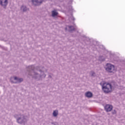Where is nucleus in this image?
I'll list each match as a JSON object with an SVG mask.
<instances>
[{
  "instance_id": "f257e3e1",
  "label": "nucleus",
  "mask_w": 125,
  "mask_h": 125,
  "mask_svg": "<svg viewBox=\"0 0 125 125\" xmlns=\"http://www.w3.org/2000/svg\"><path fill=\"white\" fill-rule=\"evenodd\" d=\"M28 74L37 81H41L46 77L44 74V70L41 69V67L38 66L35 68V65H30L27 67Z\"/></svg>"
},
{
  "instance_id": "f03ea898",
  "label": "nucleus",
  "mask_w": 125,
  "mask_h": 125,
  "mask_svg": "<svg viewBox=\"0 0 125 125\" xmlns=\"http://www.w3.org/2000/svg\"><path fill=\"white\" fill-rule=\"evenodd\" d=\"M17 123L20 124V125H24L25 123L28 121L26 117H25L23 114H18L15 115Z\"/></svg>"
},
{
  "instance_id": "7ed1b4c3",
  "label": "nucleus",
  "mask_w": 125,
  "mask_h": 125,
  "mask_svg": "<svg viewBox=\"0 0 125 125\" xmlns=\"http://www.w3.org/2000/svg\"><path fill=\"white\" fill-rule=\"evenodd\" d=\"M102 89L105 93H109L112 91V85L109 83H104L102 85Z\"/></svg>"
},
{
  "instance_id": "20e7f679",
  "label": "nucleus",
  "mask_w": 125,
  "mask_h": 125,
  "mask_svg": "<svg viewBox=\"0 0 125 125\" xmlns=\"http://www.w3.org/2000/svg\"><path fill=\"white\" fill-rule=\"evenodd\" d=\"M104 68L105 71L108 73H115V72H116V67H115V65L111 63H107Z\"/></svg>"
},
{
  "instance_id": "39448f33",
  "label": "nucleus",
  "mask_w": 125,
  "mask_h": 125,
  "mask_svg": "<svg viewBox=\"0 0 125 125\" xmlns=\"http://www.w3.org/2000/svg\"><path fill=\"white\" fill-rule=\"evenodd\" d=\"M13 78L11 79L10 81L11 83H21V82H23V79L17 77L14 78V81H13Z\"/></svg>"
},
{
  "instance_id": "423d86ee",
  "label": "nucleus",
  "mask_w": 125,
  "mask_h": 125,
  "mask_svg": "<svg viewBox=\"0 0 125 125\" xmlns=\"http://www.w3.org/2000/svg\"><path fill=\"white\" fill-rule=\"evenodd\" d=\"M0 4L3 7L5 8L8 4V0H0Z\"/></svg>"
},
{
  "instance_id": "0eeeda50",
  "label": "nucleus",
  "mask_w": 125,
  "mask_h": 125,
  "mask_svg": "<svg viewBox=\"0 0 125 125\" xmlns=\"http://www.w3.org/2000/svg\"><path fill=\"white\" fill-rule=\"evenodd\" d=\"M104 109L106 112H111L113 110V106L110 104H106L104 106Z\"/></svg>"
},
{
  "instance_id": "6e6552de",
  "label": "nucleus",
  "mask_w": 125,
  "mask_h": 125,
  "mask_svg": "<svg viewBox=\"0 0 125 125\" xmlns=\"http://www.w3.org/2000/svg\"><path fill=\"white\" fill-rule=\"evenodd\" d=\"M33 4L34 5H38L42 3L43 1V0H31Z\"/></svg>"
},
{
  "instance_id": "1a4fd4ad",
  "label": "nucleus",
  "mask_w": 125,
  "mask_h": 125,
  "mask_svg": "<svg viewBox=\"0 0 125 125\" xmlns=\"http://www.w3.org/2000/svg\"><path fill=\"white\" fill-rule=\"evenodd\" d=\"M21 10L23 12H26V11H29V8H28L26 6L23 5L21 7Z\"/></svg>"
},
{
  "instance_id": "9d476101",
  "label": "nucleus",
  "mask_w": 125,
  "mask_h": 125,
  "mask_svg": "<svg viewBox=\"0 0 125 125\" xmlns=\"http://www.w3.org/2000/svg\"><path fill=\"white\" fill-rule=\"evenodd\" d=\"M67 28H68V31H69V32H72V31H74V30H75V28L73 26H69V25H68L65 28V30H67Z\"/></svg>"
},
{
  "instance_id": "9b49d317",
  "label": "nucleus",
  "mask_w": 125,
  "mask_h": 125,
  "mask_svg": "<svg viewBox=\"0 0 125 125\" xmlns=\"http://www.w3.org/2000/svg\"><path fill=\"white\" fill-rule=\"evenodd\" d=\"M85 95L86 97H87L88 98H90L92 97V93L91 92H87L85 94Z\"/></svg>"
},
{
  "instance_id": "f8f14e48",
  "label": "nucleus",
  "mask_w": 125,
  "mask_h": 125,
  "mask_svg": "<svg viewBox=\"0 0 125 125\" xmlns=\"http://www.w3.org/2000/svg\"><path fill=\"white\" fill-rule=\"evenodd\" d=\"M57 116H58V110H54L53 112V116L56 117H57Z\"/></svg>"
},
{
  "instance_id": "ddd939ff",
  "label": "nucleus",
  "mask_w": 125,
  "mask_h": 125,
  "mask_svg": "<svg viewBox=\"0 0 125 125\" xmlns=\"http://www.w3.org/2000/svg\"><path fill=\"white\" fill-rule=\"evenodd\" d=\"M57 15H58V13L56 11H53L52 12V16H53V17H55V16H57Z\"/></svg>"
},
{
  "instance_id": "4468645a",
  "label": "nucleus",
  "mask_w": 125,
  "mask_h": 125,
  "mask_svg": "<svg viewBox=\"0 0 125 125\" xmlns=\"http://www.w3.org/2000/svg\"><path fill=\"white\" fill-rule=\"evenodd\" d=\"M90 75H91V76H92V77H93V76H94V75H95V73H94V72H93V71H91L90 72Z\"/></svg>"
},
{
  "instance_id": "2eb2a0df",
  "label": "nucleus",
  "mask_w": 125,
  "mask_h": 125,
  "mask_svg": "<svg viewBox=\"0 0 125 125\" xmlns=\"http://www.w3.org/2000/svg\"><path fill=\"white\" fill-rule=\"evenodd\" d=\"M102 57H103L102 56L100 57V60H101V61H104V60H105V59H101L102 58Z\"/></svg>"
},
{
  "instance_id": "dca6fc26",
  "label": "nucleus",
  "mask_w": 125,
  "mask_h": 125,
  "mask_svg": "<svg viewBox=\"0 0 125 125\" xmlns=\"http://www.w3.org/2000/svg\"><path fill=\"white\" fill-rule=\"evenodd\" d=\"M117 113V111H116V110H114L112 111V114H116Z\"/></svg>"
},
{
  "instance_id": "f3484780",
  "label": "nucleus",
  "mask_w": 125,
  "mask_h": 125,
  "mask_svg": "<svg viewBox=\"0 0 125 125\" xmlns=\"http://www.w3.org/2000/svg\"><path fill=\"white\" fill-rule=\"evenodd\" d=\"M71 19H72V20H73V21H74V20H75V18H74L73 17H71Z\"/></svg>"
},
{
  "instance_id": "a211bd4d",
  "label": "nucleus",
  "mask_w": 125,
  "mask_h": 125,
  "mask_svg": "<svg viewBox=\"0 0 125 125\" xmlns=\"http://www.w3.org/2000/svg\"><path fill=\"white\" fill-rule=\"evenodd\" d=\"M69 0L70 2H72L73 0Z\"/></svg>"
},
{
  "instance_id": "6ab92c4d",
  "label": "nucleus",
  "mask_w": 125,
  "mask_h": 125,
  "mask_svg": "<svg viewBox=\"0 0 125 125\" xmlns=\"http://www.w3.org/2000/svg\"><path fill=\"white\" fill-rule=\"evenodd\" d=\"M49 78H51V76L49 75Z\"/></svg>"
},
{
  "instance_id": "aec40b11",
  "label": "nucleus",
  "mask_w": 125,
  "mask_h": 125,
  "mask_svg": "<svg viewBox=\"0 0 125 125\" xmlns=\"http://www.w3.org/2000/svg\"><path fill=\"white\" fill-rule=\"evenodd\" d=\"M45 72H47V70H45Z\"/></svg>"
}]
</instances>
